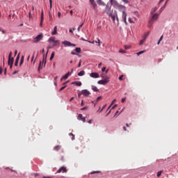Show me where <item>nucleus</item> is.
I'll return each mask as SVG.
<instances>
[{
	"mask_svg": "<svg viewBox=\"0 0 178 178\" xmlns=\"http://www.w3.org/2000/svg\"><path fill=\"white\" fill-rule=\"evenodd\" d=\"M119 52H120V54H126V51H124V50H123V49H120Z\"/></svg>",
	"mask_w": 178,
	"mask_h": 178,
	"instance_id": "37",
	"label": "nucleus"
},
{
	"mask_svg": "<svg viewBox=\"0 0 178 178\" xmlns=\"http://www.w3.org/2000/svg\"><path fill=\"white\" fill-rule=\"evenodd\" d=\"M42 40V34L38 35L33 40V42H38Z\"/></svg>",
	"mask_w": 178,
	"mask_h": 178,
	"instance_id": "6",
	"label": "nucleus"
},
{
	"mask_svg": "<svg viewBox=\"0 0 178 178\" xmlns=\"http://www.w3.org/2000/svg\"><path fill=\"white\" fill-rule=\"evenodd\" d=\"M84 74H86V72L84 71H81L78 73V76H84Z\"/></svg>",
	"mask_w": 178,
	"mask_h": 178,
	"instance_id": "22",
	"label": "nucleus"
},
{
	"mask_svg": "<svg viewBox=\"0 0 178 178\" xmlns=\"http://www.w3.org/2000/svg\"><path fill=\"white\" fill-rule=\"evenodd\" d=\"M73 99H74V97H72V98L70 99V102H72V101H73Z\"/></svg>",
	"mask_w": 178,
	"mask_h": 178,
	"instance_id": "64",
	"label": "nucleus"
},
{
	"mask_svg": "<svg viewBox=\"0 0 178 178\" xmlns=\"http://www.w3.org/2000/svg\"><path fill=\"white\" fill-rule=\"evenodd\" d=\"M66 75L69 77V76H72V72H68Z\"/></svg>",
	"mask_w": 178,
	"mask_h": 178,
	"instance_id": "46",
	"label": "nucleus"
},
{
	"mask_svg": "<svg viewBox=\"0 0 178 178\" xmlns=\"http://www.w3.org/2000/svg\"><path fill=\"white\" fill-rule=\"evenodd\" d=\"M95 173H99V171H92L91 175H95Z\"/></svg>",
	"mask_w": 178,
	"mask_h": 178,
	"instance_id": "43",
	"label": "nucleus"
},
{
	"mask_svg": "<svg viewBox=\"0 0 178 178\" xmlns=\"http://www.w3.org/2000/svg\"><path fill=\"white\" fill-rule=\"evenodd\" d=\"M81 94H82V93L80 92L78 93V97H79V98H80V97H81Z\"/></svg>",
	"mask_w": 178,
	"mask_h": 178,
	"instance_id": "56",
	"label": "nucleus"
},
{
	"mask_svg": "<svg viewBox=\"0 0 178 178\" xmlns=\"http://www.w3.org/2000/svg\"><path fill=\"white\" fill-rule=\"evenodd\" d=\"M91 5L93 6V9L95 10H97V3H95V1L94 0H89Z\"/></svg>",
	"mask_w": 178,
	"mask_h": 178,
	"instance_id": "9",
	"label": "nucleus"
},
{
	"mask_svg": "<svg viewBox=\"0 0 178 178\" xmlns=\"http://www.w3.org/2000/svg\"><path fill=\"white\" fill-rule=\"evenodd\" d=\"M105 70H106V67H103L102 68V72H105Z\"/></svg>",
	"mask_w": 178,
	"mask_h": 178,
	"instance_id": "51",
	"label": "nucleus"
},
{
	"mask_svg": "<svg viewBox=\"0 0 178 178\" xmlns=\"http://www.w3.org/2000/svg\"><path fill=\"white\" fill-rule=\"evenodd\" d=\"M163 35H161L159 42H157V45H159V44H161V40H163Z\"/></svg>",
	"mask_w": 178,
	"mask_h": 178,
	"instance_id": "33",
	"label": "nucleus"
},
{
	"mask_svg": "<svg viewBox=\"0 0 178 178\" xmlns=\"http://www.w3.org/2000/svg\"><path fill=\"white\" fill-rule=\"evenodd\" d=\"M125 3H129V0H122Z\"/></svg>",
	"mask_w": 178,
	"mask_h": 178,
	"instance_id": "54",
	"label": "nucleus"
},
{
	"mask_svg": "<svg viewBox=\"0 0 178 178\" xmlns=\"http://www.w3.org/2000/svg\"><path fill=\"white\" fill-rule=\"evenodd\" d=\"M152 24H154V22L152 21V19H151V20L149 22L148 27H152Z\"/></svg>",
	"mask_w": 178,
	"mask_h": 178,
	"instance_id": "27",
	"label": "nucleus"
},
{
	"mask_svg": "<svg viewBox=\"0 0 178 178\" xmlns=\"http://www.w3.org/2000/svg\"><path fill=\"white\" fill-rule=\"evenodd\" d=\"M16 55H17V50L15 51V56H16Z\"/></svg>",
	"mask_w": 178,
	"mask_h": 178,
	"instance_id": "63",
	"label": "nucleus"
},
{
	"mask_svg": "<svg viewBox=\"0 0 178 178\" xmlns=\"http://www.w3.org/2000/svg\"><path fill=\"white\" fill-rule=\"evenodd\" d=\"M81 66V60H79V63L78 64V67H80Z\"/></svg>",
	"mask_w": 178,
	"mask_h": 178,
	"instance_id": "47",
	"label": "nucleus"
},
{
	"mask_svg": "<svg viewBox=\"0 0 178 178\" xmlns=\"http://www.w3.org/2000/svg\"><path fill=\"white\" fill-rule=\"evenodd\" d=\"M88 123H89L90 124H91V123H92V120H90L89 121H88Z\"/></svg>",
	"mask_w": 178,
	"mask_h": 178,
	"instance_id": "57",
	"label": "nucleus"
},
{
	"mask_svg": "<svg viewBox=\"0 0 178 178\" xmlns=\"http://www.w3.org/2000/svg\"><path fill=\"white\" fill-rule=\"evenodd\" d=\"M55 41H56V40H55V37H50V38H49V40H48V42H54Z\"/></svg>",
	"mask_w": 178,
	"mask_h": 178,
	"instance_id": "15",
	"label": "nucleus"
},
{
	"mask_svg": "<svg viewBox=\"0 0 178 178\" xmlns=\"http://www.w3.org/2000/svg\"><path fill=\"white\" fill-rule=\"evenodd\" d=\"M163 171H162V170H161V171H159L158 172H157V177H160V176H161V175H162V172H163Z\"/></svg>",
	"mask_w": 178,
	"mask_h": 178,
	"instance_id": "32",
	"label": "nucleus"
},
{
	"mask_svg": "<svg viewBox=\"0 0 178 178\" xmlns=\"http://www.w3.org/2000/svg\"><path fill=\"white\" fill-rule=\"evenodd\" d=\"M156 10H158V8L156 7L153 8L151 10V15H154V13H155Z\"/></svg>",
	"mask_w": 178,
	"mask_h": 178,
	"instance_id": "17",
	"label": "nucleus"
},
{
	"mask_svg": "<svg viewBox=\"0 0 178 178\" xmlns=\"http://www.w3.org/2000/svg\"><path fill=\"white\" fill-rule=\"evenodd\" d=\"M165 6L164 5L163 7L160 8V12H162L163 9H165Z\"/></svg>",
	"mask_w": 178,
	"mask_h": 178,
	"instance_id": "45",
	"label": "nucleus"
},
{
	"mask_svg": "<svg viewBox=\"0 0 178 178\" xmlns=\"http://www.w3.org/2000/svg\"><path fill=\"white\" fill-rule=\"evenodd\" d=\"M14 60H15V58H8V65H13Z\"/></svg>",
	"mask_w": 178,
	"mask_h": 178,
	"instance_id": "14",
	"label": "nucleus"
},
{
	"mask_svg": "<svg viewBox=\"0 0 178 178\" xmlns=\"http://www.w3.org/2000/svg\"><path fill=\"white\" fill-rule=\"evenodd\" d=\"M119 80L122 81L123 80V75H121L120 76H119Z\"/></svg>",
	"mask_w": 178,
	"mask_h": 178,
	"instance_id": "48",
	"label": "nucleus"
},
{
	"mask_svg": "<svg viewBox=\"0 0 178 178\" xmlns=\"http://www.w3.org/2000/svg\"><path fill=\"white\" fill-rule=\"evenodd\" d=\"M66 88V85H65L64 86L61 87L59 90V91H63V90H65Z\"/></svg>",
	"mask_w": 178,
	"mask_h": 178,
	"instance_id": "34",
	"label": "nucleus"
},
{
	"mask_svg": "<svg viewBox=\"0 0 178 178\" xmlns=\"http://www.w3.org/2000/svg\"><path fill=\"white\" fill-rule=\"evenodd\" d=\"M24 62V56H22L21 57L20 63H19V66H22L23 65V63Z\"/></svg>",
	"mask_w": 178,
	"mask_h": 178,
	"instance_id": "20",
	"label": "nucleus"
},
{
	"mask_svg": "<svg viewBox=\"0 0 178 178\" xmlns=\"http://www.w3.org/2000/svg\"><path fill=\"white\" fill-rule=\"evenodd\" d=\"M59 44H60L59 40H56V41L54 42L53 47H57V45H59Z\"/></svg>",
	"mask_w": 178,
	"mask_h": 178,
	"instance_id": "24",
	"label": "nucleus"
},
{
	"mask_svg": "<svg viewBox=\"0 0 178 178\" xmlns=\"http://www.w3.org/2000/svg\"><path fill=\"white\" fill-rule=\"evenodd\" d=\"M159 17V14H154L152 17V20L154 22V20H156Z\"/></svg>",
	"mask_w": 178,
	"mask_h": 178,
	"instance_id": "11",
	"label": "nucleus"
},
{
	"mask_svg": "<svg viewBox=\"0 0 178 178\" xmlns=\"http://www.w3.org/2000/svg\"><path fill=\"white\" fill-rule=\"evenodd\" d=\"M124 131H127V129H126V127H123Z\"/></svg>",
	"mask_w": 178,
	"mask_h": 178,
	"instance_id": "58",
	"label": "nucleus"
},
{
	"mask_svg": "<svg viewBox=\"0 0 178 178\" xmlns=\"http://www.w3.org/2000/svg\"><path fill=\"white\" fill-rule=\"evenodd\" d=\"M81 106H83L84 105V101H83V100L81 101Z\"/></svg>",
	"mask_w": 178,
	"mask_h": 178,
	"instance_id": "61",
	"label": "nucleus"
},
{
	"mask_svg": "<svg viewBox=\"0 0 178 178\" xmlns=\"http://www.w3.org/2000/svg\"><path fill=\"white\" fill-rule=\"evenodd\" d=\"M101 99H102V97L99 96L97 98V102H98V101H101Z\"/></svg>",
	"mask_w": 178,
	"mask_h": 178,
	"instance_id": "40",
	"label": "nucleus"
},
{
	"mask_svg": "<svg viewBox=\"0 0 178 178\" xmlns=\"http://www.w3.org/2000/svg\"><path fill=\"white\" fill-rule=\"evenodd\" d=\"M43 19H44V10H42L40 26L42 25V20H43Z\"/></svg>",
	"mask_w": 178,
	"mask_h": 178,
	"instance_id": "21",
	"label": "nucleus"
},
{
	"mask_svg": "<svg viewBox=\"0 0 178 178\" xmlns=\"http://www.w3.org/2000/svg\"><path fill=\"white\" fill-rule=\"evenodd\" d=\"M82 120V122H86V118H82V120Z\"/></svg>",
	"mask_w": 178,
	"mask_h": 178,
	"instance_id": "59",
	"label": "nucleus"
},
{
	"mask_svg": "<svg viewBox=\"0 0 178 178\" xmlns=\"http://www.w3.org/2000/svg\"><path fill=\"white\" fill-rule=\"evenodd\" d=\"M144 52H145V51H140L139 52L137 53L138 56H139V55H141L142 54H144Z\"/></svg>",
	"mask_w": 178,
	"mask_h": 178,
	"instance_id": "36",
	"label": "nucleus"
},
{
	"mask_svg": "<svg viewBox=\"0 0 178 178\" xmlns=\"http://www.w3.org/2000/svg\"><path fill=\"white\" fill-rule=\"evenodd\" d=\"M111 6L109 5L106 6V9L104 12L108 15L111 19H112L113 23H115V21L117 20L118 23H119V16H118V11L115 10L113 12V10H111Z\"/></svg>",
	"mask_w": 178,
	"mask_h": 178,
	"instance_id": "2",
	"label": "nucleus"
},
{
	"mask_svg": "<svg viewBox=\"0 0 178 178\" xmlns=\"http://www.w3.org/2000/svg\"><path fill=\"white\" fill-rule=\"evenodd\" d=\"M48 55V50L47 51L46 56H43V59H42V63L44 65L47 64V56Z\"/></svg>",
	"mask_w": 178,
	"mask_h": 178,
	"instance_id": "12",
	"label": "nucleus"
},
{
	"mask_svg": "<svg viewBox=\"0 0 178 178\" xmlns=\"http://www.w3.org/2000/svg\"><path fill=\"white\" fill-rule=\"evenodd\" d=\"M116 106H118V104L114 105V106L111 108V109H115V108H116Z\"/></svg>",
	"mask_w": 178,
	"mask_h": 178,
	"instance_id": "55",
	"label": "nucleus"
},
{
	"mask_svg": "<svg viewBox=\"0 0 178 178\" xmlns=\"http://www.w3.org/2000/svg\"><path fill=\"white\" fill-rule=\"evenodd\" d=\"M75 51L77 54H80L81 52V49L80 47H76Z\"/></svg>",
	"mask_w": 178,
	"mask_h": 178,
	"instance_id": "26",
	"label": "nucleus"
},
{
	"mask_svg": "<svg viewBox=\"0 0 178 178\" xmlns=\"http://www.w3.org/2000/svg\"><path fill=\"white\" fill-rule=\"evenodd\" d=\"M126 101V97H124V98H122V99H121V102H124Z\"/></svg>",
	"mask_w": 178,
	"mask_h": 178,
	"instance_id": "49",
	"label": "nucleus"
},
{
	"mask_svg": "<svg viewBox=\"0 0 178 178\" xmlns=\"http://www.w3.org/2000/svg\"><path fill=\"white\" fill-rule=\"evenodd\" d=\"M148 35H149V32H147V33L145 35V40H147V37H148Z\"/></svg>",
	"mask_w": 178,
	"mask_h": 178,
	"instance_id": "42",
	"label": "nucleus"
},
{
	"mask_svg": "<svg viewBox=\"0 0 178 178\" xmlns=\"http://www.w3.org/2000/svg\"><path fill=\"white\" fill-rule=\"evenodd\" d=\"M97 3H98V5H102V6H105V3H104V1H102V0H97Z\"/></svg>",
	"mask_w": 178,
	"mask_h": 178,
	"instance_id": "19",
	"label": "nucleus"
},
{
	"mask_svg": "<svg viewBox=\"0 0 178 178\" xmlns=\"http://www.w3.org/2000/svg\"><path fill=\"white\" fill-rule=\"evenodd\" d=\"M111 3L115 9L122 12V20L126 26H127V12L126 11V6L118 3L116 0H111Z\"/></svg>",
	"mask_w": 178,
	"mask_h": 178,
	"instance_id": "1",
	"label": "nucleus"
},
{
	"mask_svg": "<svg viewBox=\"0 0 178 178\" xmlns=\"http://www.w3.org/2000/svg\"><path fill=\"white\" fill-rule=\"evenodd\" d=\"M109 82V81L106 79L98 81L97 83L98 84H102L103 86H105V84H108V83Z\"/></svg>",
	"mask_w": 178,
	"mask_h": 178,
	"instance_id": "5",
	"label": "nucleus"
},
{
	"mask_svg": "<svg viewBox=\"0 0 178 178\" xmlns=\"http://www.w3.org/2000/svg\"><path fill=\"white\" fill-rule=\"evenodd\" d=\"M145 42V38H144L143 40H141L140 41L139 44H140V45H143Z\"/></svg>",
	"mask_w": 178,
	"mask_h": 178,
	"instance_id": "29",
	"label": "nucleus"
},
{
	"mask_svg": "<svg viewBox=\"0 0 178 178\" xmlns=\"http://www.w3.org/2000/svg\"><path fill=\"white\" fill-rule=\"evenodd\" d=\"M69 136H70V137H72L71 139H72V140H74V135L73 134L70 133V134H69Z\"/></svg>",
	"mask_w": 178,
	"mask_h": 178,
	"instance_id": "30",
	"label": "nucleus"
},
{
	"mask_svg": "<svg viewBox=\"0 0 178 178\" xmlns=\"http://www.w3.org/2000/svg\"><path fill=\"white\" fill-rule=\"evenodd\" d=\"M41 69H42V62H40L38 70L40 71Z\"/></svg>",
	"mask_w": 178,
	"mask_h": 178,
	"instance_id": "23",
	"label": "nucleus"
},
{
	"mask_svg": "<svg viewBox=\"0 0 178 178\" xmlns=\"http://www.w3.org/2000/svg\"><path fill=\"white\" fill-rule=\"evenodd\" d=\"M50 9H52V0H49Z\"/></svg>",
	"mask_w": 178,
	"mask_h": 178,
	"instance_id": "39",
	"label": "nucleus"
},
{
	"mask_svg": "<svg viewBox=\"0 0 178 178\" xmlns=\"http://www.w3.org/2000/svg\"><path fill=\"white\" fill-rule=\"evenodd\" d=\"M17 65H19V61H16V60H15V66H17Z\"/></svg>",
	"mask_w": 178,
	"mask_h": 178,
	"instance_id": "53",
	"label": "nucleus"
},
{
	"mask_svg": "<svg viewBox=\"0 0 178 178\" xmlns=\"http://www.w3.org/2000/svg\"><path fill=\"white\" fill-rule=\"evenodd\" d=\"M54 56H55V51H53L50 56L49 60H52V59H54Z\"/></svg>",
	"mask_w": 178,
	"mask_h": 178,
	"instance_id": "25",
	"label": "nucleus"
},
{
	"mask_svg": "<svg viewBox=\"0 0 178 178\" xmlns=\"http://www.w3.org/2000/svg\"><path fill=\"white\" fill-rule=\"evenodd\" d=\"M60 15H61L60 12H58V17H60Z\"/></svg>",
	"mask_w": 178,
	"mask_h": 178,
	"instance_id": "62",
	"label": "nucleus"
},
{
	"mask_svg": "<svg viewBox=\"0 0 178 178\" xmlns=\"http://www.w3.org/2000/svg\"><path fill=\"white\" fill-rule=\"evenodd\" d=\"M63 45H67V47H76V44L70 43V42L64 41L62 42Z\"/></svg>",
	"mask_w": 178,
	"mask_h": 178,
	"instance_id": "7",
	"label": "nucleus"
},
{
	"mask_svg": "<svg viewBox=\"0 0 178 178\" xmlns=\"http://www.w3.org/2000/svg\"><path fill=\"white\" fill-rule=\"evenodd\" d=\"M56 34H58V26H54V31L51 32L52 35H56Z\"/></svg>",
	"mask_w": 178,
	"mask_h": 178,
	"instance_id": "10",
	"label": "nucleus"
},
{
	"mask_svg": "<svg viewBox=\"0 0 178 178\" xmlns=\"http://www.w3.org/2000/svg\"><path fill=\"white\" fill-rule=\"evenodd\" d=\"M90 76L92 77V79H98L99 77V74L97 72H92Z\"/></svg>",
	"mask_w": 178,
	"mask_h": 178,
	"instance_id": "8",
	"label": "nucleus"
},
{
	"mask_svg": "<svg viewBox=\"0 0 178 178\" xmlns=\"http://www.w3.org/2000/svg\"><path fill=\"white\" fill-rule=\"evenodd\" d=\"M13 58L12 57V51L10 52L9 55H8V58Z\"/></svg>",
	"mask_w": 178,
	"mask_h": 178,
	"instance_id": "50",
	"label": "nucleus"
},
{
	"mask_svg": "<svg viewBox=\"0 0 178 178\" xmlns=\"http://www.w3.org/2000/svg\"><path fill=\"white\" fill-rule=\"evenodd\" d=\"M66 172H67V170L65 166H62L57 170V173H66Z\"/></svg>",
	"mask_w": 178,
	"mask_h": 178,
	"instance_id": "3",
	"label": "nucleus"
},
{
	"mask_svg": "<svg viewBox=\"0 0 178 178\" xmlns=\"http://www.w3.org/2000/svg\"><path fill=\"white\" fill-rule=\"evenodd\" d=\"M87 109H88V106H85L81 108V111H87Z\"/></svg>",
	"mask_w": 178,
	"mask_h": 178,
	"instance_id": "38",
	"label": "nucleus"
},
{
	"mask_svg": "<svg viewBox=\"0 0 178 178\" xmlns=\"http://www.w3.org/2000/svg\"><path fill=\"white\" fill-rule=\"evenodd\" d=\"M128 20H129V23H134V22L133 21L131 17H129Z\"/></svg>",
	"mask_w": 178,
	"mask_h": 178,
	"instance_id": "41",
	"label": "nucleus"
},
{
	"mask_svg": "<svg viewBox=\"0 0 178 178\" xmlns=\"http://www.w3.org/2000/svg\"><path fill=\"white\" fill-rule=\"evenodd\" d=\"M82 119H83V115L82 114L78 115V120H81Z\"/></svg>",
	"mask_w": 178,
	"mask_h": 178,
	"instance_id": "31",
	"label": "nucleus"
},
{
	"mask_svg": "<svg viewBox=\"0 0 178 178\" xmlns=\"http://www.w3.org/2000/svg\"><path fill=\"white\" fill-rule=\"evenodd\" d=\"M81 94L82 95H84V97H88V95L91 94V92H90L88 90L85 89L81 90Z\"/></svg>",
	"mask_w": 178,
	"mask_h": 178,
	"instance_id": "4",
	"label": "nucleus"
},
{
	"mask_svg": "<svg viewBox=\"0 0 178 178\" xmlns=\"http://www.w3.org/2000/svg\"><path fill=\"white\" fill-rule=\"evenodd\" d=\"M92 90H94L95 92H98L99 90H98V88L95 86H92Z\"/></svg>",
	"mask_w": 178,
	"mask_h": 178,
	"instance_id": "16",
	"label": "nucleus"
},
{
	"mask_svg": "<svg viewBox=\"0 0 178 178\" xmlns=\"http://www.w3.org/2000/svg\"><path fill=\"white\" fill-rule=\"evenodd\" d=\"M20 59V54H19L16 58L15 61L19 62V60Z\"/></svg>",
	"mask_w": 178,
	"mask_h": 178,
	"instance_id": "35",
	"label": "nucleus"
},
{
	"mask_svg": "<svg viewBox=\"0 0 178 178\" xmlns=\"http://www.w3.org/2000/svg\"><path fill=\"white\" fill-rule=\"evenodd\" d=\"M71 54H72V55H77L74 51H72V52H71Z\"/></svg>",
	"mask_w": 178,
	"mask_h": 178,
	"instance_id": "60",
	"label": "nucleus"
},
{
	"mask_svg": "<svg viewBox=\"0 0 178 178\" xmlns=\"http://www.w3.org/2000/svg\"><path fill=\"white\" fill-rule=\"evenodd\" d=\"M125 49H130V46H124Z\"/></svg>",
	"mask_w": 178,
	"mask_h": 178,
	"instance_id": "52",
	"label": "nucleus"
},
{
	"mask_svg": "<svg viewBox=\"0 0 178 178\" xmlns=\"http://www.w3.org/2000/svg\"><path fill=\"white\" fill-rule=\"evenodd\" d=\"M62 147L60 145H56L54 147V151H59Z\"/></svg>",
	"mask_w": 178,
	"mask_h": 178,
	"instance_id": "18",
	"label": "nucleus"
},
{
	"mask_svg": "<svg viewBox=\"0 0 178 178\" xmlns=\"http://www.w3.org/2000/svg\"><path fill=\"white\" fill-rule=\"evenodd\" d=\"M69 76L65 74L62 78H61V81L62 80H67V79H68Z\"/></svg>",
	"mask_w": 178,
	"mask_h": 178,
	"instance_id": "28",
	"label": "nucleus"
},
{
	"mask_svg": "<svg viewBox=\"0 0 178 178\" xmlns=\"http://www.w3.org/2000/svg\"><path fill=\"white\" fill-rule=\"evenodd\" d=\"M115 102H116V99H115L112 102L111 106V105H113V104H115ZM111 106L108 107V109H109V108H111Z\"/></svg>",
	"mask_w": 178,
	"mask_h": 178,
	"instance_id": "44",
	"label": "nucleus"
},
{
	"mask_svg": "<svg viewBox=\"0 0 178 178\" xmlns=\"http://www.w3.org/2000/svg\"><path fill=\"white\" fill-rule=\"evenodd\" d=\"M72 84H74L75 86H77L78 87H81L82 83L80 81H74V82H72Z\"/></svg>",
	"mask_w": 178,
	"mask_h": 178,
	"instance_id": "13",
	"label": "nucleus"
}]
</instances>
